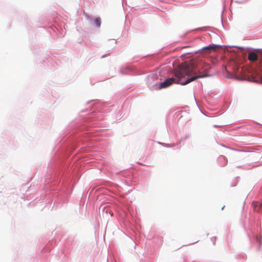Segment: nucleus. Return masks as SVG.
I'll use <instances>...</instances> for the list:
<instances>
[{"label":"nucleus","instance_id":"4","mask_svg":"<svg viewBox=\"0 0 262 262\" xmlns=\"http://www.w3.org/2000/svg\"><path fill=\"white\" fill-rule=\"evenodd\" d=\"M94 22L97 27H100L101 25V19L100 18H96L94 19Z\"/></svg>","mask_w":262,"mask_h":262},{"label":"nucleus","instance_id":"3","mask_svg":"<svg viewBox=\"0 0 262 262\" xmlns=\"http://www.w3.org/2000/svg\"><path fill=\"white\" fill-rule=\"evenodd\" d=\"M217 48L216 46L209 45L207 47H203L202 50H215Z\"/></svg>","mask_w":262,"mask_h":262},{"label":"nucleus","instance_id":"5","mask_svg":"<svg viewBox=\"0 0 262 262\" xmlns=\"http://www.w3.org/2000/svg\"><path fill=\"white\" fill-rule=\"evenodd\" d=\"M224 207H225V206H224L222 208V210H223L224 209Z\"/></svg>","mask_w":262,"mask_h":262},{"label":"nucleus","instance_id":"2","mask_svg":"<svg viewBox=\"0 0 262 262\" xmlns=\"http://www.w3.org/2000/svg\"><path fill=\"white\" fill-rule=\"evenodd\" d=\"M257 55L254 52H251L248 55V59L251 61H255L257 60Z\"/></svg>","mask_w":262,"mask_h":262},{"label":"nucleus","instance_id":"1","mask_svg":"<svg viewBox=\"0 0 262 262\" xmlns=\"http://www.w3.org/2000/svg\"><path fill=\"white\" fill-rule=\"evenodd\" d=\"M197 62L194 59H191L187 61L182 63L174 70V78H169L160 83L158 89H161L167 88L173 83H179L182 85L187 84L198 78H204L208 76L206 74H203L202 72L198 71V75L192 76L188 78L183 83L180 82V79L187 75L196 74L194 72V70L196 68Z\"/></svg>","mask_w":262,"mask_h":262}]
</instances>
